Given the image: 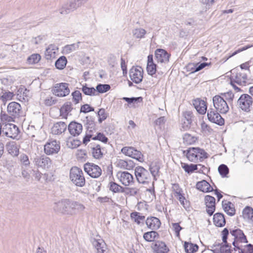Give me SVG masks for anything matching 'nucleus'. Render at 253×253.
Instances as JSON below:
<instances>
[{
    "label": "nucleus",
    "instance_id": "7ed1b4c3",
    "mask_svg": "<svg viewBox=\"0 0 253 253\" xmlns=\"http://www.w3.org/2000/svg\"><path fill=\"white\" fill-rule=\"evenodd\" d=\"M135 175L137 180L140 183H149L151 181V176L149 172L142 167L138 166L135 168Z\"/></svg>",
    "mask_w": 253,
    "mask_h": 253
},
{
    "label": "nucleus",
    "instance_id": "c85d7f7f",
    "mask_svg": "<svg viewBox=\"0 0 253 253\" xmlns=\"http://www.w3.org/2000/svg\"><path fill=\"white\" fill-rule=\"evenodd\" d=\"M197 147L189 148L186 150V156L187 159L191 162H197L199 157L197 153Z\"/></svg>",
    "mask_w": 253,
    "mask_h": 253
},
{
    "label": "nucleus",
    "instance_id": "1a4fd4ad",
    "mask_svg": "<svg viewBox=\"0 0 253 253\" xmlns=\"http://www.w3.org/2000/svg\"><path fill=\"white\" fill-rule=\"evenodd\" d=\"M218 112L215 109L210 108L207 112L208 119L211 123L222 126L224 124V119Z\"/></svg>",
    "mask_w": 253,
    "mask_h": 253
},
{
    "label": "nucleus",
    "instance_id": "f8f14e48",
    "mask_svg": "<svg viewBox=\"0 0 253 253\" xmlns=\"http://www.w3.org/2000/svg\"><path fill=\"white\" fill-rule=\"evenodd\" d=\"M129 77L135 84L141 83L143 79V69L140 67H132L129 71Z\"/></svg>",
    "mask_w": 253,
    "mask_h": 253
},
{
    "label": "nucleus",
    "instance_id": "4c0bfd02",
    "mask_svg": "<svg viewBox=\"0 0 253 253\" xmlns=\"http://www.w3.org/2000/svg\"><path fill=\"white\" fill-rule=\"evenodd\" d=\"M185 252L187 253H194L197 252L199 247L197 244L185 242L184 245Z\"/></svg>",
    "mask_w": 253,
    "mask_h": 253
},
{
    "label": "nucleus",
    "instance_id": "8fccbe9b",
    "mask_svg": "<svg viewBox=\"0 0 253 253\" xmlns=\"http://www.w3.org/2000/svg\"><path fill=\"white\" fill-rule=\"evenodd\" d=\"M133 152H132V155L130 157L135 159L139 162H142L144 161V157L141 152L134 148Z\"/></svg>",
    "mask_w": 253,
    "mask_h": 253
},
{
    "label": "nucleus",
    "instance_id": "473e14b6",
    "mask_svg": "<svg viewBox=\"0 0 253 253\" xmlns=\"http://www.w3.org/2000/svg\"><path fill=\"white\" fill-rule=\"evenodd\" d=\"M92 244L96 249V253H104L106 251V244L102 240H94Z\"/></svg>",
    "mask_w": 253,
    "mask_h": 253
},
{
    "label": "nucleus",
    "instance_id": "37998d69",
    "mask_svg": "<svg viewBox=\"0 0 253 253\" xmlns=\"http://www.w3.org/2000/svg\"><path fill=\"white\" fill-rule=\"evenodd\" d=\"M80 42L77 43L66 45L64 47L63 50L65 53L69 54L78 49L79 47Z\"/></svg>",
    "mask_w": 253,
    "mask_h": 253
},
{
    "label": "nucleus",
    "instance_id": "3c124183",
    "mask_svg": "<svg viewBox=\"0 0 253 253\" xmlns=\"http://www.w3.org/2000/svg\"><path fill=\"white\" fill-rule=\"evenodd\" d=\"M133 152H132V155L130 157L135 159L139 162H142L144 161V157L141 152L134 148Z\"/></svg>",
    "mask_w": 253,
    "mask_h": 253
},
{
    "label": "nucleus",
    "instance_id": "4d7b16f0",
    "mask_svg": "<svg viewBox=\"0 0 253 253\" xmlns=\"http://www.w3.org/2000/svg\"><path fill=\"white\" fill-rule=\"evenodd\" d=\"M123 100L127 102L128 104L135 103L137 102H141L142 101L143 98L142 97H126L123 98Z\"/></svg>",
    "mask_w": 253,
    "mask_h": 253
},
{
    "label": "nucleus",
    "instance_id": "e2e57ef3",
    "mask_svg": "<svg viewBox=\"0 0 253 253\" xmlns=\"http://www.w3.org/2000/svg\"><path fill=\"white\" fill-rule=\"evenodd\" d=\"M157 65L155 63L147 64V71L149 75L153 76L156 73Z\"/></svg>",
    "mask_w": 253,
    "mask_h": 253
},
{
    "label": "nucleus",
    "instance_id": "2f4dec72",
    "mask_svg": "<svg viewBox=\"0 0 253 253\" xmlns=\"http://www.w3.org/2000/svg\"><path fill=\"white\" fill-rule=\"evenodd\" d=\"M160 169V164L158 162H153L149 166V170L154 180H156V177L159 176Z\"/></svg>",
    "mask_w": 253,
    "mask_h": 253
},
{
    "label": "nucleus",
    "instance_id": "423d86ee",
    "mask_svg": "<svg viewBox=\"0 0 253 253\" xmlns=\"http://www.w3.org/2000/svg\"><path fill=\"white\" fill-rule=\"evenodd\" d=\"M230 234L234 237V240L232 243V245L234 246V250L236 249H240L237 242L240 241L241 243H248V240L242 230L237 228L235 229H230Z\"/></svg>",
    "mask_w": 253,
    "mask_h": 253
},
{
    "label": "nucleus",
    "instance_id": "603ef678",
    "mask_svg": "<svg viewBox=\"0 0 253 253\" xmlns=\"http://www.w3.org/2000/svg\"><path fill=\"white\" fill-rule=\"evenodd\" d=\"M41 58V56L39 54H33L28 58L27 61L30 64H36L40 61Z\"/></svg>",
    "mask_w": 253,
    "mask_h": 253
},
{
    "label": "nucleus",
    "instance_id": "774afa93",
    "mask_svg": "<svg viewBox=\"0 0 253 253\" xmlns=\"http://www.w3.org/2000/svg\"><path fill=\"white\" fill-rule=\"evenodd\" d=\"M201 129L203 132L207 134L210 133L212 130L211 127L204 122L201 124Z\"/></svg>",
    "mask_w": 253,
    "mask_h": 253
},
{
    "label": "nucleus",
    "instance_id": "09e8293b",
    "mask_svg": "<svg viewBox=\"0 0 253 253\" xmlns=\"http://www.w3.org/2000/svg\"><path fill=\"white\" fill-rule=\"evenodd\" d=\"M218 170L222 177H227L229 171L227 166L224 164L220 165L218 167Z\"/></svg>",
    "mask_w": 253,
    "mask_h": 253
},
{
    "label": "nucleus",
    "instance_id": "ea45409f",
    "mask_svg": "<svg viewBox=\"0 0 253 253\" xmlns=\"http://www.w3.org/2000/svg\"><path fill=\"white\" fill-rule=\"evenodd\" d=\"M233 76V80L234 83L239 84H241L242 83H246V80L247 79V76L246 74L238 73L236 75H232Z\"/></svg>",
    "mask_w": 253,
    "mask_h": 253
},
{
    "label": "nucleus",
    "instance_id": "aec40b11",
    "mask_svg": "<svg viewBox=\"0 0 253 253\" xmlns=\"http://www.w3.org/2000/svg\"><path fill=\"white\" fill-rule=\"evenodd\" d=\"M68 130L70 133L74 136H76L80 134L83 130L82 125L76 122H71L68 126Z\"/></svg>",
    "mask_w": 253,
    "mask_h": 253
},
{
    "label": "nucleus",
    "instance_id": "4468645a",
    "mask_svg": "<svg viewBox=\"0 0 253 253\" xmlns=\"http://www.w3.org/2000/svg\"><path fill=\"white\" fill-rule=\"evenodd\" d=\"M229 235V230L227 228H224L221 232L222 240L223 245L219 249L221 253H231V246L227 243V239Z\"/></svg>",
    "mask_w": 253,
    "mask_h": 253
},
{
    "label": "nucleus",
    "instance_id": "dca6fc26",
    "mask_svg": "<svg viewBox=\"0 0 253 253\" xmlns=\"http://www.w3.org/2000/svg\"><path fill=\"white\" fill-rule=\"evenodd\" d=\"M205 202L207 212L211 216L215 210V199L211 196L207 195L205 197Z\"/></svg>",
    "mask_w": 253,
    "mask_h": 253
},
{
    "label": "nucleus",
    "instance_id": "c9c22d12",
    "mask_svg": "<svg viewBox=\"0 0 253 253\" xmlns=\"http://www.w3.org/2000/svg\"><path fill=\"white\" fill-rule=\"evenodd\" d=\"M80 88L83 92L86 95L95 96L97 95L95 89L93 87H88L86 84L82 85Z\"/></svg>",
    "mask_w": 253,
    "mask_h": 253
},
{
    "label": "nucleus",
    "instance_id": "052dcab7",
    "mask_svg": "<svg viewBox=\"0 0 253 253\" xmlns=\"http://www.w3.org/2000/svg\"><path fill=\"white\" fill-rule=\"evenodd\" d=\"M97 115L99 117L98 121L100 123H101L107 117V114L105 113V110L103 108L99 110Z\"/></svg>",
    "mask_w": 253,
    "mask_h": 253
},
{
    "label": "nucleus",
    "instance_id": "e433bc0d",
    "mask_svg": "<svg viewBox=\"0 0 253 253\" xmlns=\"http://www.w3.org/2000/svg\"><path fill=\"white\" fill-rule=\"evenodd\" d=\"M159 234L154 231L147 232L143 234L144 239L148 242L154 241L156 238H158Z\"/></svg>",
    "mask_w": 253,
    "mask_h": 253
},
{
    "label": "nucleus",
    "instance_id": "de8ad7c7",
    "mask_svg": "<svg viewBox=\"0 0 253 253\" xmlns=\"http://www.w3.org/2000/svg\"><path fill=\"white\" fill-rule=\"evenodd\" d=\"M183 142L187 145H190L196 141L195 137L192 136L189 133H185L183 136Z\"/></svg>",
    "mask_w": 253,
    "mask_h": 253
},
{
    "label": "nucleus",
    "instance_id": "b1692460",
    "mask_svg": "<svg viewBox=\"0 0 253 253\" xmlns=\"http://www.w3.org/2000/svg\"><path fill=\"white\" fill-rule=\"evenodd\" d=\"M153 249L156 253H168L169 249L165 243L157 241L153 247Z\"/></svg>",
    "mask_w": 253,
    "mask_h": 253
},
{
    "label": "nucleus",
    "instance_id": "0eeeda50",
    "mask_svg": "<svg viewBox=\"0 0 253 253\" xmlns=\"http://www.w3.org/2000/svg\"><path fill=\"white\" fill-rule=\"evenodd\" d=\"M84 167L85 172L92 178H98L101 175V169L97 165L93 163H87L84 165Z\"/></svg>",
    "mask_w": 253,
    "mask_h": 253
},
{
    "label": "nucleus",
    "instance_id": "9b49d317",
    "mask_svg": "<svg viewBox=\"0 0 253 253\" xmlns=\"http://www.w3.org/2000/svg\"><path fill=\"white\" fill-rule=\"evenodd\" d=\"M20 104L16 102L9 103L7 107V111L9 115L14 118H18L22 116V111Z\"/></svg>",
    "mask_w": 253,
    "mask_h": 253
},
{
    "label": "nucleus",
    "instance_id": "393cba45",
    "mask_svg": "<svg viewBox=\"0 0 253 253\" xmlns=\"http://www.w3.org/2000/svg\"><path fill=\"white\" fill-rule=\"evenodd\" d=\"M104 149L99 144L95 145L91 148L92 156L95 159L99 160L102 158L104 155Z\"/></svg>",
    "mask_w": 253,
    "mask_h": 253
},
{
    "label": "nucleus",
    "instance_id": "864d4df0",
    "mask_svg": "<svg viewBox=\"0 0 253 253\" xmlns=\"http://www.w3.org/2000/svg\"><path fill=\"white\" fill-rule=\"evenodd\" d=\"M197 153L200 162H202L204 159L209 157L208 154L203 149L197 147Z\"/></svg>",
    "mask_w": 253,
    "mask_h": 253
},
{
    "label": "nucleus",
    "instance_id": "f257e3e1",
    "mask_svg": "<svg viewBox=\"0 0 253 253\" xmlns=\"http://www.w3.org/2000/svg\"><path fill=\"white\" fill-rule=\"evenodd\" d=\"M53 210L56 212L67 215H74L83 212L85 206L80 202L70 199H63L54 203Z\"/></svg>",
    "mask_w": 253,
    "mask_h": 253
},
{
    "label": "nucleus",
    "instance_id": "79ce46f5",
    "mask_svg": "<svg viewBox=\"0 0 253 253\" xmlns=\"http://www.w3.org/2000/svg\"><path fill=\"white\" fill-rule=\"evenodd\" d=\"M243 216L245 219L253 221V209L250 207H246L243 211Z\"/></svg>",
    "mask_w": 253,
    "mask_h": 253
},
{
    "label": "nucleus",
    "instance_id": "9d476101",
    "mask_svg": "<svg viewBox=\"0 0 253 253\" xmlns=\"http://www.w3.org/2000/svg\"><path fill=\"white\" fill-rule=\"evenodd\" d=\"M19 132L18 127L12 124H6L2 127V134L5 136L11 138H16Z\"/></svg>",
    "mask_w": 253,
    "mask_h": 253
},
{
    "label": "nucleus",
    "instance_id": "c03bdc74",
    "mask_svg": "<svg viewBox=\"0 0 253 253\" xmlns=\"http://www.w3.org/2000/svg\"><path fill=\"white\" fill-rule=\"evenodd\" d=\"M110 88L109 84H99L96 86L95 90L97 93H103L108 91Z\"/></svg>",
    "mask_w": 253,
    "mask_h": 253
},
{
    "label": "nucleus",
    "instance_id": "338daca9",
    "mask_svg": "<svg viewBox=\"0 0 253 253\" xmlns=\"http://www.w3.org/2000/svg\"><path fill=\"white\" fill-rule=\"evenodd\" d=\"M94 108L87 104H84L81 106L80 112L87 113L89 112L94 111Z\"/></svg>",
    "mask_w": 253,
    "mask_h": 253
},
{
    "label": "nucleus",
    "instance_id": "6e6552de",
    "mask_svg": "<svg viewBox=\"0 0 253 253\" xmlns=\"http://www.w3.org/2000/svg\"><path fill=\"white\" fill-rule=\"evenodd\" d=\"M69 85V84L66 83L56 84L52 90V92L58 97L66 96L70 93Z\"/></svg>",
    "mask_w": 253,
    "mask_h": 253
},
{
    "label": "nucleus",
    "instance_id": "69168bd1",
    "mask_svg": "<svg viewBox=\"0 0 253 253\" xmlns=\"http://www.w3.org/2000/svg\"><path fill=\"white\" fill-rule=\"evenodd\" d=\"M21 163L25 166H28L30 164V161L28 156L25 154H22L19 157Z\"/></svg>",
    "mask_w": 253,
    "mask_h": 253
},
{
    "label": "nucleus",
    "instance_id": "39448f33",
    "mask_svg": "<svg viewBox=\"0 0 253 253\" xmlns=\"http://www.w3.org/2000/svg\"><path fill=\"white\" fill-rule=\"evenodd\" d=\"M239 108L246 112H250L253 104L252 97L248 94H243L240 96L237 101Z\"/></svg>",
    "mask_w": 253,
    "mask_h": 253
},
{
    "label": "nucleus",
    "instance_id": "a18cd8bd",
    "mask_svg": "<svg viewBox=\"0 0 253 253\" xmlns=\"http://www.w3.org/2000/svg\"><path fill=\"white\" fill-rule=\"evenodd\" d=\"M219 95L223 97V98L226 100V102H228L230 104L232 103L234 98V94L232 91L221 93Z\"/></svg>",
    "mask_w": 253,
    "mask_h": 253
},
{
    "label": "nucleus",
    "instance_id": "412c9836",
    "mask_svg": "<svg viewBox=\"0 0 253 253\" xmlns=\"http://www.w3.org/2000/svg\"><path fill=\"white\" fill-rule=\"evenodd\" d=\"M193 105L197 111L200 114L204 115L206 113L207 106L206 102L200 98L193 100Z\"/></svg>",
    "mask_w": 253,
    "mask_h": 253
},
{
    "label": "nucleus",
    "instance_id": "cd10ccee",
    "mask_svg": "<svg viewBox=\"0 0 253 253\" xmlns=\"http://www.w3.org/2000/svg\"><path fill=\"white\" fill-rule=\"evenodd\" d=\"M213 221L217 227H223L226 223L224 215L223 213L217 212L213 215Z\"/></svg>",
    "mask_w": 253,
    "mask_h": 253
},
{
    "label": "nucleus",
    "instance_id": "f704fd0d",
    "mask_svg": "<svg viewBox=\"0 0 253 253\" xmlns=\"http://www.w3.org/2000/svg\"><path fill=\"white\" fill-rule=\"evenodd\" d=\"M146 31L141 28H136L132 30V37L136 39L140 40L145 37Z\"/></svg>",
    "mask_w": 253,
    "mask_h": 253
},
{
    "label": "nucleus",
    "instance_id": "58836bf2",
    "mask_svg": "<svg viewBox=\"0 0 253 253\" xmlns=\"http://www.w3.org/2000/svg\"><path fill=\"white\" fill-rule=\"evenodd\" d=\"M109 190L113 193H122L124 191V187L117 183L111 181L109 183Z\"/></svg>",
    "mask_w": 253,
    "mask_h": 253
},
{
    "label": "nucleus",
    "instance_id": "f3484780",
    "mask_svg": "<svg viewBox=\"0 0 253 253\" xmlns=\"http://www.w3.org/2000/svg\"><path fill=\"white\" fill-rule=\"evenodd\" d=\"M67 124L62 121L57 122L53 124L51 128V133L53 135H60L67 129Z\"/></svg>",
    "mask_w": 253,
    "mask_h": 253
},
{
    "label": "nucleus",
    "instance_id": "7c9ffc66",
    "mask_svg": "<svg viewBox=\"0 0 253 253\" xmlns=\"http://www.w3.org/2000/svg\"><path fill=\"white\" fill-rule=\"evenodd\" d=\"M222 207L224 211L229 215L233 216L235 214V209L234 205L231 202H222Z\"/></svg>",
    "mask_w": 253,
    "mask_h": 253
},
{
    "label": "nucleus",
    "instance_id": "bf43d9fd",
    "mask_svg": "<svg viewBox=\"0 0 253 253\" xmlns=\"http://www.w3.org/2000/svg\"><path fill=\"white\" fill-rule=\"evenodd\" d=\"M0 118H1V121L3 122H8V123H9V122H14V119L15 118H14L13 116H12L11 115H9V114L8 113V114H6L5 113H4V114H0Z\"/></svg>",
    "mask_w": 253,
    "mask_h": 253
},
{
    "label": "nucleus",
    "instance_id": "6e6d98bb",
    "mask_svg": "<svg viewBox=\"0 0 253 253\" xmlns=\"http://www.w3.org/2000/svg\"><path fill=\"white\" fill-rule=\"evenodd\" d=\"M138 192V190L135 188H124V191L122 193L129 196H135Z\"/></svg>",
    "mask_w": 253,
    "mask_h": 253
},
{
    "label": "nucleus",
    "instance_id": "a211bd4d",
    "mask_svg": "<svg viewBox=\"0 0 253 253\" xmlns=\"http://www.w3.org/2000/svg\"><path fill=\"white\" fill-rule=\"evenodd\" d=\"M155 54L158 63H167L169 61V58L170 55L165 49H157L155 50Z\"/></svg>",
    "mask_w": 253,
    "mask_h": 253
},
{
    "label": "nucleus",
    "instance_id": "6ab92c4d",
    "mask_svg": "<svg viewBox=\"0 0 253 253\" xmlns=\"http://www.w3.org/2000/svg\"><path fill=\"white\" fill-rule=\"evenodd\" d=\"M117 176L120 181L125 186H128L133 182V176L127 171L119 172Z\"/></svg>",
    "mask_w": 253,
    "mask_h": 253
},
{
    "label": "nucleus",
    "instance_id": "bb28decb",
    "mask_svg": "<svg viewBox=\"0 0 253 253\" xmlns=\"http://www.w3.org/2000/svg\"><path fill=\"white\" fill-rule=\"evenodd\" d=\"M58 51V48L54 44H50L46 49L45 51V57L47 60H50L55 58L56 53Z\"/></svg>",
    "mask_w": 253,
    "mask_h": 253
},
{
    "label": "nucleus",
    "instance_id": "f03ea898",
    "mask_svg": "<svg viewBox=\"0 0 253 253\" xmlns=\"http://www.w3.org/2000/svg\"><path fill=\"white\" fill-rule=\"evenodd\" d=\"M70 179L78 187H83L85 184V179L82 170L77 167H72L70 170Z\"/></svg>",
    "mask_w": 253,
    "mask_h": 253
},
{
    "label": "nucleus",
    "instance_id": "0e129e2a",
    "mask_svg": "<svg viewBox=\"0 0 253 253\" xmlns=\"http://www.w3.org/2000/svg\"><path fill=\"white\" fill-rule=\"evenodd\" d=\"M134 148L133 147H124L121 149V152L125 155L130 157L132 155V152H133Z\"/></svg>",
    "mask_w": 253,
    "mask_h": 253
},
{
    "label": "nucleus",
    "instance_id": "13d9d810",
    "mask_svg": "<svg viewBox=\"0 0 253 253\" xmlns=\"http://www.w3.org/2000/svg\"><path fill=\"white\" fill-rule=\"evenodd\" d=\"M182 117H183L182 120L186 121L187 122L192 124L193 114L191 111H186L183 112Z\"/></svg>",
    "mask_w": 253,
    "mask_h": 253
},
{
    "label": "nucleus",
    "instance_id": "5fc2aeb1",
    "mask_svg": "<svg viewBox=\"0 0 253 253\" xmlns=\"http://www.w3.org/2000/svg\"><path fill=\"white\" fill-rule=\"evenodd\" d=\"M73 101L75 104L78 103L80 101L82 100V95L79 90H75L72 92Z\"/></svg>",
    "mask_w": 253,
    "mask_h": 253
},
{
    "label": "nucleus",
    "instance_id": "a878e982",
    "mask_svg": "<svg viewBox=\"0 0 253 253\" xmlns=\"http://www.w3.org/2000/svg\"><path fill=\"white\" fill-rule=\"evenodd\" d=\"M196 188L201 191L205 193L213 191V188L209 183L205 180L198 182L196 184Z\"/></svg>",
    "mask_w": 253,
    "mask_h": 253
},
{
    "label": "nucleus",
    "instance_id": "72a5a7b5",
    "mask_svg": "<svg viewBox=\"0 0 253 253\" xmlns=\"http://www.w3.org/2000/svg\"><path fill=\"white\" fill-rule=\"evenodd\" d=\"M19 146L15 142H11L7 145V149L8 153L13 157H16L19 154Z\"/></svg>",
    "mask_w": 253,
    "mask_h": 253
},
{
    "label": "nucleus",
    "instance_id": "5701e85b",
    "mask_svg": "<svg viewBox=\"0 0 253 253\" xmlns=\"http://www.w3.org/2000/svg\"><path fill=\"white\" fill-rule=\"evenodd\" d=\"M147 227L153 230H157L161 226V222L159 218L156 217H148L146 220Z\"/></svg>",
    "mask_w": 253,
    "mask_h": 253
},
{
    "label": "nucleus",
    "instance_id": "2eb2a0df",
    "mask_svg": "<svg viewBox=\"0 0 253 253\" xmlns=\"http://www.w3.org/2000/svg\"><path fill=\"white\" fill-rule=\"evenodd\" d=\"M34 162L37 167L43 169H48L52 164L51 160L45 156L36 157Z\"/></svg>",
    "mask_w": 253,
    "mask_h": 253
},
{
    "label": "nucleus",
    "instance_id": "20e7f679",
    "mask_svg": "<svg viewBox=\"0 0 253 253\" xmlns=\"http://www.w3.org/2000/svg\"><path fill=\"white\" fill-rule=\"evenodd\" d=\"M214 109L221 114H226L229 109L226 101L220 95H216L212 98Z\"/></svg>",
    "mask_w": 253,
    "mask_h": 253
},
{
    "label": "nucleus",
    "instance_id": "4be33fe9",
    "mask_svg": "<svg viewBox=\"0 0 253 253\" xmlns=\"http://www.w3.org/2000/svg\"><path fill=\"white\" fill-rule=\"evenodd\" d=\"M78 8L77 2L75 0H72L65 4L60 9L61 14H67L73 11Z\"/></svg>",
    "mask_w": 253,
    "mask_h": 253
},
{
    "label": "nucleus",
    "instance_id": "c756f323",
    "mask_svg": "<svg viewBox=\"0 0 253 253\" xmlns=\"http://www.w3.org/2000/svg\"><path fill=\"white\" fill-rule=\"evenodd\" d=\"M72 109L73 107L71 102H66L60 109V116L62 117V118L67 119L68 114Z\"/></svg>",
    "mask_w": 253,
    "mask_h": 253
},
{
    "label": "nucleus",
    "instance_id": "a19ab883",
    "mask_svg": "<svg viewBox=\"0 0 253 253\" xmlns=\"http://www.w3.org/2000/svg\"><path fill=\"white\" fill-rule=\"evenodd\" d=\"M67 63V60L65 56H62L60 57L55 62V67L59 70L63 69Z\"/></svg>",
    "mask_w": 253,
    "mask_h": 253
},
{
    "label": "nucleus",
    "instance_id": "680f3d73",
    "mask_svg": "<svg viewBox=\"0 0 253 253\" xmlns=\"http://www.w3.org/2000/svg\"><path fill=\"white\" fill-rule=\"evenodd\" d=\"M92 139L98 140L105 143H106L108 141V138L104 134L100 132L97 133V135L92 137Z\"/></svg>",
    "mask_w": 253,
    "mask_h": 253
},
{
    "label": "nucleus",
    "instance_id": "ddd939ff",
    "mask_svg": "<svg viewBox=\"0 0 253 253\" xmlns=\"http://www.w3.org/2000/svg\"><path fill=\"white\" fill-rule=\"evenodd\" d=\"M60 149V143L56 140L48 142L44 146V152L48 155L57 153Z\"/></svg>",
    "mask_w": 253,
    "mask_h": 253
},
{
    "label": "nucleus",
    "instance_id": "49530a36",
    "mask_svg": "<svg viewBox=\"0 0 253 253\" xmlns=\"http://www.w3.org/2000/svg\"><path fill=\"white\" fill-rule=\"evenodd\" d=\"M131 218L136 222L137 224H139L141 220L145 219V216L140 215V213L138 212H133L130 214Z\"/></svg>",
    "mask_w": 253,
    "mask_h": 253
}]
</instances>
